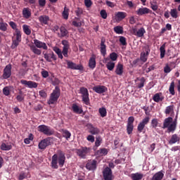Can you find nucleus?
Listing matches in <instances>:
<instances>
[{"instance_id": "nucleus-1", "label": "nucleus", "mask_w": 180, "mask_h": 180, "mask_svg": "<svg viewBox=\"0 0 180 180\" xmlns=\"http://www.w3.org/2000/svg\"><path fill=\"white\" fill-rule=\"evenodd\" d=\"M65 160L66 157L65 153L61 150H58V154H54L53 156H52V161L51 162L52 169H58L59 167H63ZM58 163L59 166L58 165Z\"/></svg>"}, {"instance_id": "nucleus-2", "label": "nucleus", "mask_w": 180, "mask_h": 180, "mask_svg": "<svg viewBox=\"0 0 180 180\" xmlns=\"http://www.w3.org/2000/svg\"><path fill=\"white\" fill-rule=\"evenodd\" d=\"M34 44L30 45V49L35 55L40 56L41 55V51L39 49H48V46L45 42H41V41L34 39Z\"/></svg>"}, {"instance_id": "nucleus-3", "label": "nucleus", "mask_w": 180, "mask_h": 180, "mask_svg": "<svg viewBox=\"0 0 180 180\" xmlns=\"http://www.w3.org/2000/svg\"><path fill=\"white\" fill-rule=\"evenodd\" d=\"M60 96V89L58 86H56V87L53 89V91L51 93V96L49 98V101H47V104L49 105L56 104V103L58 102Z\"/></svg>"}, {"instance_id": "nucleus-4", "label": "nucleus", "mask_w": 180, "mask_h": 180, "mask_svg": "<svg viewBox=\"0 0 180 180\" xmlns=\"http://www.w3.org/2000/svg\"><path fill=\"white\" fill-rule=\"evenodd\" d=\"M38 131L47 136H51V135L54 134V129L45 124L39 125Z\"/></svg>"}, {"instance_id": "nucleus-5", "label": "nucleus", "mask_w": 180, "mask_h": 180, "mask_svg": "<svg viewBox=\"0 0 180 180\" xmlns=\"http://www.w3.org/2000/svg\"><path fill=\"white\" fill-rule=\"evenodd\" d=\"M150 53V49L148 45H146L145 46H143L142 51L140 53V60L142 61L143 63H145V62H147Z\"/></svg>"}, {"instance_id": "nucleus-6", "label": "nucleus", "mask_w": 180, "mask_h": 180, "mask_svg": "<svg viewBox=\"0 0 180 180\" xmlns=\"http://www.w3.org/2000/svg\"><path fill=\"white\" fill-rule=\"evenodd\" d=\"M52 139H53L51 137H47L43 140H41V141L39 142V146H38L40 150H46L47 147L53 144Z\"/></svg>"}, {"instance_id": "nucleus-7", "label": "nucleus", "mask_w": 180, "mask_h": 180, "mask_svg": "<svg viewBox=\"0 0 180 180\" xmlns=\"http://www.w3.org/2000/svg\"><path fill=\"white\" fill-rule=\"evenodd\" d=\"M80 94L82 96V101L86 105L90 104L89 99V93L88 91V89L85 87H80L79 89Z\"/></svg>"}, {"instance_id": "nucleus-8", "label": "nucleus", "mask_w": 180, "mask_h": 180, "mask_svg": "<svg viewBox=\"0 0 180 180\" xmlns=\"http://www.w3.org/2000/svg\"><path fill=\"white\" fill-rule=\"evenodd\" d=\"M91 152L90 148H86V146H84L82 148H77L76 150V153L80 158L86 159V155H88Z\"/></svg>"}, {"instance_id": "nucleus-9", "label": "nucleus", "mask_w": 180, "mask_h": 180, "mask_svg": "<svg viewBox=\"0 0 180 180\" xmlns=\"http://www.w3.org/2000/svg\"><path fill=\"white\" fill-rule=\"evenodd\" d=\"M66 63L68 65V68L69 70H84V66L82 64L77 65L76 63L72 62V60H66Z\"/></svg>"}, {"instance_id": "nucleus-10", "label": "nucleus", "mask_w": 180, "mask_h": 180, "mask_svg": "<svg viewBox=\"0 0 180 180\" xmlns=\"http://www.w3.org/2000/svg\"><path fill=\"white\" fill-rule=\"evenodd\" d=\"M148 122H150V117H149V116H146L138 124V126H137L138 132L139 133L143 132V131L144 130L146 124H148Z\"/></svg>"}, {"instance_id": "nucleus-11", "label": "nucleus", "mask_w": 180, "mask_h": 180, "mask_svg": "<svg viewBox=\"0 0 180 180\" xmlns=\"http://www.w3.org/2000/svg\"><path fill=\"white\" fill-rule=\"evenodd\" d=\"M12 75V65L8 64L4 68L3 70L2 77L4 79H8Z\"/></svg>"}, {"instance_id": "nucleus-12", "label": "nucleus", "mask_w": 180, "mask_h": 180, "mask_svg": "<svg viewBox=\"0 0 180 180\" xmlns=\"http://www.w3.org/2000/svg\"><path fill=\"white\" fill-rule=\"evenodd\" d=\"M103 176L104 180H113L114 176H112V170L110 167H105L103 170Z\"/></svg>"}, {"instance_id": "nucleus-13", "label": "nucleus", "mask_w": 180, "mask_h": 180, "mask_svg": "<svg viewBox=\"0 0 180 180\" xmlns=\"http://www.w3.org/2000/svg\"><path fill=\"white\" fill-rule=\"evenodd\" d=\"M43 55H44V59H46L47 62H52V60H57V58L56 55H54V52L53 51H49V52L43 51Z\"/></svg>"}, {"instance_id": "nucleus-14", "label": "nucleus", "mask_w": 180, "mask_h": 180, "mask_svg": "<svg viewBox=\"0 0 180 180\" xmlns=\"http://www.w3.org/2000/svg\"><path fill=\"white\" fill-rule=\"evenodd\" d=\"M97 164L98 162L95 160H88L86 165V168L89 169V171H95V169H96L97 167Z\"/></svg>"}, {"instance_id": "nucleus-15", "label": "nucleus", "mask_w": 180, "mask_h": 180, "mask_svg": "<svg viewBox=\"0 0 180 180\" xmlns=\"http://www.w3.org/2000/svg\"><path fill=\"white\" fill-rule=\"evenodd\" d=\"M62 44L63 46L62 51L63 55L64 56V57H68V50L70 47V43L68 40H63Z\"/></svg>"}, {"instance_id": "nucleus-16", "label": "nucleus", "mask_w": 180, "mask_h": 180, "mask_svg": "<svg viewBox=\"0 0 180 180\" xmlns=\"http://www.w3.org/2000/svg\"><path fill=\"white\" fill-rule=\"evenodd\" d=\"M20 83L22 85L27 86L28 88H37L39 84L33 81H27L26 79H21Z\"/></svg>"}, {"instance_id": "nucleus-17", "label": "nucleus", "mask_w": 180, "mask_h": 180, "mask_svg": "<svg viewBox=\"0 0 180 180\" xmlns=\"http://www.w3.org/2000/svg\"><path fill=\"white\" fill-rule=\"evenodd\" d=\"M133 34L139 38L143 37L144 34H146V30L144 27H141L139 30L134 28Z\"/></svg>"}, {"instance_id": "nucleus-18", "label": "nucleus", "mask_w": 180, "mask_h": 180, "mask_svg": "<svg viewBox=\"0 0 180 180\" xmlns=\"http://www.w3.org/2000/svg\"><path fill=\"white\" fill-rule=\"evenodd\" d=\"M136 13L139 15V16H143V15L146 14H152L153 11L148 8H140L139 10L136 11Z\"/></svg>"}, {"instance_id": "nucleus-19", "label": "nucleus", "mask_w": 180, "mask_h": 180, "mask_svg": "<svg viewBox=\"0 0 180 180\" xmlns=\"http://www.w3.org/2000/svg\"><path fill=\"white\" fill-rule=\"evenodd\" d=\"M39 21L41 25H49V22L50 21V18L49 15H42L39 17Z\"/></svg>"}, {"instance_id": "nucleus-20", "label": "nucleus", "mask_w": 180, "mask_h": 180, "mask_svg": "<svg viewBox=\"0 0 180 180\" xmlns=\"http://www.w3.org/2000/svg\"><path fill=\"white\" fill-rule=\"evenodd\" d=\"M94 91L96 92V94H104L108 90V88L105 86L98 85L95 86L93 88Z\"/></svg>"}, {"instance_id": "nucleus-21", "label": "nucleus", "mask_w": 180, "mask_h": 180, "mask_svg": "<svg viewBox=\"0 0 180 180\" xmlns=\"http://www.w3.org/2000/svg\"><path fill=\"white\" fill-rule=\"evenodd\" d=\"M175 105H167V107H166L165 110V113L166 115H169L171 116L175 115Z\"/></svg>"}, {"instance_id": "nucleus-22", "label": "nucleus", "mask_w": 180, "mask_h": 180, "mask_svg": "<svg viewBox=\"0 0 180 180\" xmlns=\"http://www.w3.org/2000/svg\"><path fill=\"white\" fill-rule=\"evenodd\" d=\"M96 56L95 55H92L89 60V67L91 70H94V68L96 67Z\"/></svg>"}, {"instance_id": "nucleus-23", "label": "nucleus", "mask_w": 180, "mask_h": 180, "mask_svg": "<svg viewBox=\"0 0 180 180\" xmlns=\"http://www.w3.org/2000/svg\"><path fill=\"white\" fill-rule=\"evenodd\" d=\"M177 120H178V115H176L174 120V121L172 120V124L169 127V132H174V131L176 130Z\"/></svg>"}, {"instance_id": "nucleus-24", "label": "nucleus", "mask_w": 180, "mask_h": 180, "mask_svg": "<svg viewBox=\"0 0 180 180\" xmlns=\"http://www.w3.org/2000/svg\"><path fill=\"white\" fill-rule=\"evenodd\" d=\"M173 122V118L172 117H167L165 118L164 122H163V129H167V131L169 132V128L170 127V124H172Z\"/></svg>"}, {"instance_id": "nucleus-25", "label": "nucleus", "mask_w": 180, "mask_h": 180, "mask_svg": "<svg viewBox=\"0 0 180 180\" xmlns=\"http://www.w3.org/2000/svg\"><path fill=\"white\" fill-rule=\"evenodd\" d=\"M153 100L156 103L162 102L165 100V97L162 95V93H156L153 95Z\"/></svg>"}, {"instance_id": "nucleus-26", "label": "nucleus", "mask_w": 180, "mask_h": 180, "mask_svg": "<svg viewBox=\"0 0 180 180\" xmlns=\"http://www.w3.org/2000/svg\"><path fill=\"white\" fill-rule=\"evenodd\" d=\"M124 72V65L118 63L115 69V74L117 75H122Z\"/></svg>"}, {"instance_id": "nucleus-27", "label": "nucleus", "mask_w": 180, "mask_h": 180, "mask_svg": "<svg viewBox=\"0 0 180 180\" xmlns=\"http://www.w3.org/2000/svg\"><path fill=\"white\" fill-rule=\"evenodd\" d=\"M72 110L77 114H82L83 113V110L81 109L79 105H77V103H72Z\"/></svg>"}, {"instance_id": "nucleus-28", "label": "nucleus", "mask_w": 180, "mask_h": 180, "mask_svg": "<svg viewBox=\"0 0 180 180\" xmlns=\"http://www.w3.org/2000/svg\"><path fill=\"white\" fill-rule=\"evenodd\" d=\"M180 141V138L177 135V134H173L172 135V137L170 138V140H169V144H174Z\"/></svg>"}, {"instance_id": "nucleus-29", "label": "nucleus", "mask_w": 180, "mask_h": 180, "mask_svg": "<svg viewBox=\"0 0 180 180\" xmlns=\"http://www.w3.org/2000/svg\"><path fill=\"white\" fill-rule=\"evenodd\" d=\"M13 36L15 37L16 40L20 43L22 41V34L20 28H17L16 31L13 32Z\"/></svg>"}, {"instance_id": "nucleus-30", "label": "nucleus", "mask_w": 180, "mask_h": 180, "mask_svg": "<svg viewBox=\"0 0 180 180\" xmlns=\"http://www.w3.org/2000/svg\"><path fill=\"white\" fill-rule=\"evenodd\" d=\"M22 16L24 18L29 19L30 16H32V12L30 8H24L22 10Z\"/></svg>"}, {"instance_id": "nucleus-31", "label": "nucleus", "mask_w": 180, "mask_h": 180, "mask_svg": "<svg viewBox=\"0 0 180 180\" xmlns=\"http://www.w3.org/2000/svg\"><path fill=\"white\" fill-rule=\"evenodd\" d=\"M100 132V129L98 128H95L93 124H89V133L92 135H96L98 134Z\"/></svg>"}, {"instance_id": "nucleus-32", "label": "nucleus", "mask_w": 180, "mask_h": 180, "mask_svg": "<svg viewBox=\"0 0 180 180\" xmlns=\"http://www.w3.org/2000/svg\"><path fill=\"white\" fill-rule=\"evenodd\" d=\"M150 125L152 128L155 129V130H157L158 127H161V124H159V120H158V118H153L151 120Z\"/></svg>"}, {"instance_id": "nucleus-33", "label": "nucleus", "mask_w": 180, "mask_h": 180, "mask_svg": "<svg viewBox=\"0 0 180 180\" xmlns=\"http://www.w3.org/2000/svg\"><path fill=\"white\" fill-rule=\"evenodd\" d=\"M61 131H62L63 136L65 139H66L67 141H69V139L72 136V134L70 133V131H68V129H63Z\"/></svg>"}, {"instance_id": "nucleus-34", "label": "nucleus", "mask_w": 180, "mask_h": 180, "mask_svg": "<svg viewBox=\"0 0 180 180\" xmlns=\"http://www.w3.org/2000/svg\"><path fill=\"white\" fill-rule=\"evenodd\" d=\"M165 174L162 172H156L151 179V180H162L163 179Z\"/></svg>"}, {"instance_id": "nucleus-35", "label": "nucleus", "mask_w": 180, "mask_h": 180, "mask_svg": "<svg viewBox=\"0 0 180 180\" xmlns=\"http://www.w3.org/2000/svg\"><path fill=\"white\" fill-rule=\"evenodd\" d=\"M12 89H13V86H6V87L3 89V94L4 96H10Z\"/></svg>"}, {"instance_id": "nucleus-36", "label": "nucleus", "mask_w": 180, "mask_h": 180, "mask_svg": "<svg viewBox=\"0 0 180 180\" xmlns=\"http://www.w3.org/2000/svg\"><path fill=\"white\" fill-rule=\"evenodd\" d=\"M105 40H103L102 39L101 43V55L105 56L106 55V45L105 44Z\"/></svg>"}, {"instance_id": "nucleus-37", "label": "nucleus", "mask_w": 180, "mask_h": 180, "mask_svg": "<svg viewBox=\"0 0 180 180\" xmlns=\"http://www.w3.org/2000/svg\"><path fill=\"white\" fill-rule=\"evenodd\" d=\"M166 44L167 43L165 42L160 49V58L163 59V58H165V53H166Z\"/></svg>"}, {"instance_id": "nucleus-38", "label": "nucleus", "mask_w": 180, "mask_h": 180, "mask_svg": "<svg viewBox=\"0 0 180 180\" xmlns=\"http://www.w3.org/2000/svg\"><path fill=\"white\" fill-rule=\"evenodd\" d=\"M12 148L13 146H11V144L5 143L4 142H3V143H1V146H0V149L2 150H10Z\"/></svg>"}, {"instance_id": "nucleus-39", "label": "nucleus", "mask_w": 180, "mask_h": 180, "mask_svg": "<svg viewBox=\"0 0 180 180\" xmlns=\"http://www.w3.org/2000/svg\"><path fill=\"white\" fill-rule=\"evenodd\" d=\"M60 37H66V36H68V34H69L68 30H66V28L64 27V26H61L60 27Z\"/></svg>"}, {"instance_id": "nucleus-40", "label": "nucleus", "mask_w": 180, "mask_h": 180, "mask_svg": "<svg viewBox=\"0 0 180 180\" xmlns=\"http://www.w3.org/2000/svg\"><path fill=\"white\" fill-rule=\"evenodd\" d=\"M169 92L172 96H175V82L172 81L169 87Z\"/></svg>"}, {"instance_id": "nucleus-41", "label": "nucleus", "mask_w": 180, "mask_h": 180, "mask_svg": "<svg viewBox=\"0 0 180 180\" xmlns=\"http://www.w3.org/2000/svg\"><path fill=\"white\" fill-rule=\"evenodd\" d=\"M69 8L65 6L62 13V16L64 19L68 20L69 18Z\"/></svg>"}, {"instance_id": "nucleus-42", "label": "nucleus", "mask_w": 180, "mask_h": 180, "mask_svg": "<svg viewBox=\"0 0 180 180\" xmlns=\"http://www.w3.org/2000/svg\"><path fill=\"white\" fill-rule=\"evenodd\" d=\"M22 30L25 34L29 35L32 34V30H30V26L27 25L26 24H24V25H22Z\"/></svg>"}, {"instance_id": "nucleus-43", "label": "nucleus", "mask_w": 180, "mask_h": 180, "mask_svg": "<svg viewBox=\"0 0 180 180\" xmlns=\"http://www.w3.org/2000/svg\"><path fill=\"white\" fill-rule=\"evenodd\" d=\"M143 174H139V172H136V174H131V179L133 180H141L143 178Z\"/></svg>"}, {"instance_id": "nucleus-44", "label": "nucleus", "mask_w": 180, "mask_h": 180, "mask_svg": "<svg viewBox=\"0 0 180 180\" xmlns=\"http://www.w3.org/2000/svg\"><path fill=\"white\" fill-rule=\"evenodd\" d=\"M98 112L101 117H105L108 113L106 108L105 107L100 108V109L98 110Z\"/></svg>"}, {"instance_id": "nucleus-45", "label": "nucleus", "mask_w": 180, "mask_h": 180, "mask_svg": "<svg viewBox=\"0 0 180 180\" xmlns=\"http://www.w3.org/2000/svg\"><path fill=\"white\" fill-rule=\"evenodd\" d=\"M106 68L108 70L112 71L114 68H115V63L110 61L107 63Z\"/></svg>"}, {"instance_id": "nucleus-46", "label": "nucleus", "mask_w": 180, "mask_h": 180, "mask_svg": "<svg viewBox=\"0 0 180 180\" xmlns=\"http://www.w3.org/2000/svg\"><path fill=\"white\" fill-rule=\"evenodd\" d=\"M8 27V24L5 22H0V30L6 32Z\"/></svg>"}, {"instance_id": "nucleus-47", "label": "nucleus", "mask_w": 180, "mask_h": 180, "mask_svg": "<svg viewBox=\"0 0 180 180\" xmlns=\"http://www.w3.org/2000/svg\"><path fill=\"white\" fill-rule=\"evenodd\" d=\"M134 129V125L127 124V133L128 135L132 134Z\"/></svg>"}, {"instance_id": "nucleus-48", "label": "nucleus", "mask_w": 180, "mask_h": 180, "mask_svg": "<svg viewBox=\"0 0 180 180\" xmlns=\"http://www.w3.org/2000/svg\"><path fill=\"white\" fill-rule=\"evenodd\" d=\"M170 15L172 17V18H178V11L176 8H172L170 11Z\"/></svg>"}, {"instance_id": "nucleus-49", "label": "nucleus", "mask_w": 180, "mask_h": 180, "mask_svg": "<svg viewBox=\"0 0 180 180\" xmlns=\"http://www.w3.org/2000/svg\"><path fill=\"white\" fill-rule=\"evenodd\" d=\"M116 16L118 19H124L126 18L127 13H124V11H118Z\"/></svg>"}, {"instance_id": "nucleus-50", "label": "nucleus", "mask_w": 180, "mask_h": 180, "mask_svg": "<svg viewBox=\"0 0 180 180\" xmlns=\"http://www.w3.org/2000/svg\"><path fill=\"white\" fill-rule=\"evenodd\" d=\"M114 32L116 34H123L124 30L122 26H115L114 27Z\"/></svg>"}, {"instance_id": "nucleus-51", "label": "nucleus", "mask_w": 180, "mask_h": 180, "mask_svg": "<svg viewBox=\"0 0 180 180\" xmlns=\"http://www.w3.org/2000/svg\"><path fill=\"white\" fill-rule=\"evenodd\" d=\"M19 44H20V43L18 42V41L16 39H13L12 44H11V49H17V47L18 46Z\"/></svg>"}, {"instance_id": "nucleus-52", "label": "nucleus", "mask_w": 180, "mask_h": 180, "mask_svg": "<svg viewBox=\"0 0 180 180\" xmlns=\"http://www.w3.org/2000/svg\"><path fill=\"white\" fill-rule=\"evenodd\" d=\"M9 25L11 27V29H13L14 30V32H16L17 29H18V25L17 23H15V22L13 21H10L9 22Z\"/></svg>"}, {"instance_id": "nucleus-53", "label": "nucleus", "mask_w": 180, "mask_h": 180, "mask_svg": "<svg viewBox=\"0 0 180 180\" xmlns=\"http://www.w3.org/2000/svg\"><path fill=\"white\" fill-rule=\"evenodd\" d=\"M145 83H146V79L144 77H142L140 79V83L138 84V88L141 89L144 87Z\"/></svg>"}, {"instance_id": "nucleus-54", "label": "nucleus", "mask_w": 180, "mask_h": 180, "mask_svg": "<svg viewBox=\"0 0 180 180\" xmlns=\"http://www.w3.org/2000/svg\"><path fill=\"white\" fill-rule=\"evenodd\" d=\"M118 58V55H117L116 52H112L110 54V58L111 59L112 61H117Z\"/></svg>"}, {"instance_id": "nucleus-55", "label": "nucleus", "mask_w": 180, "mask_h": 180, "mask_svg": "<svg viewBox=\"0 0 180 180\" xmlns=\"http://www.w3.org/2000/svg\"><path fill=\"white\" fill-rule=\"evenodd\" d=\"M101 143H102V138L100 136L96 137V139L95 141V147H99Z\"/></svg>"}, {"instance_id": "nucleus-56", "label": "nucleus", "mask_w": 180, "mask_h": 180, "mask_svg": "<svg viewBox=\"0 0 180 180\" xmlns=\"http://www.w3.org/2000/svg\"><path fill=\"white\" fill-rule=\"evenodd\" d=\"M83 10H82V8H77V9H76V11H75V14H76V15L77 16V17H79V16H81V15H82L83 14Z\"/></svg>"}, {"instance_id": "nucleus-57", "label": "nucleus", "mask_w": 180, "mask_h": 180, "mask_svg": "<svg viewBox=\"0 0 180 180\" xmlns=\"http://www.w3.org/2000/svg\"><path fill=\"white\" fill-rule=\"evenodd\" d=\"M39 94L40 97L42 98H47V94L45 91V90H40V91H39Z\"/></svg>"}, {"instance_id": "nucleus-58", "label": "nucleus", "mask_w": 180, "mask_h": 180, "mask_svg": "<svg viewBox=\"0 0 180 180\" xmlns=\"http://www.w3.org/2000/svg\"><path fill=\"white\" fill-rule=\"evenodd\" d=\"M120 42L122 45H127V39L125 38V37H120Z\"/></svg>"}, {"instance_id": "nucleus-59", "label": "nucleus", "mask_w": 180, "mask_h": 180, "mask_svg": "<svg viewBox=\"0 0 180 180\" xmlns=\"http://www.w3.org/2000/svg\"><path fill=\"white\" fill-rule=\"evenodd\" d=\"M98 152L100 153V155H105L108 153V150L103 148H101V150H98Z\"/></svg>"}, {"instance_id": "nucleus-60", "label": "nucleus", "mask_w": 180, "mask_h": 180, "mask_svg": "<svg viewBox=\"0 0 180 180\" xmlns=\"http://www.w3.org/2000/svg\"><path fill=\"white\" fill-rule=\"evenodd\" d=\"M134 120H134V116H129V117L128 118V120H127V124H130L131 126H134Z\"/></svg>"}, {"instance_id": "nucleus-61", "label": "nucleus", "mask_w": 180, "mask_h": 180, "mask_svg": "<svg viewBox=\"0 0 180 180\" xmlns=\"http://www.w3.org/2000/svg\"><path fill=\"white\" fill-rule=\"evenodd\" d=\"M100 14H101V17H102L103 19H106L107 17H108V14H107L105 10H101V11H100Z\"/></svg>"}, {"instance_id": "nucleus-62", "label": "nucleus", "mask_w": 180, "mask_h": 180, "mask_svg": "<svg viewBox=\"0 0 180 180\" xmlns=\"http://www.w3.org/2000/svg\"><path fill=\"white\" fill-rule=\"evenodd\" d=\"M86 139L88 141H90L91 143H94L95 141V137L93 135L87 136Z\"/></svg>"}, {"instance_id": "nucleus-63", "label": "nucleus", "mask_w": 180, "mask_h": 180, "mask_svg": "<svg viewBox=\"0 0 180 180\" xmlns=\"http://www.w3.org/2000/svg\"><path fill=\"white\" fill-rule=\"evenodd\" d=\"M84 4L86 8H91V6H92L91 0H84Z\"/></svg>"}, {"instance_id": "nucleus-64", "label": "nucleus", "mask_w": 180, "mask_h": 180, "mask_svg": "<svg viewBox=\"0 0 180 180\" xmlns=\"http://www.w3.org/2000/svg\"><path fill=\"white\" fill-rule=\"evenodd\" d=\"M46 0H39V5L41 8H44L46 6Z\"/></svg>"}]
</instances>
